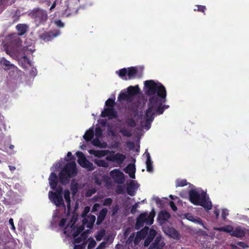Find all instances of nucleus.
<instances>
[{
  "label": "nucleus",
  "mask_w": 249,
  "mask_h": 249,
  "mask_svg": "<svg viewBox=\"0 0 249 249\" xmlns=\"http://www.w3.org/2000/svg\"><path fill=\"white\" fill-rule=\"evenodd\" d=\"M146 89L145 94L150 97L147 104L148 108L145 113L146 125L148 128L153 121L155 115H160L169 107V105H163L166 101V90L165 87L160 83L155 82L153 80L144 82Z\"/></svg>",
  "instance_id": "obj_1"
},
{
  "label": "nucleus",
  "mask_w": 249,
  "mask_h": 249,
  "mask_svg": "<svg viewBox=\"0 0 249 249\" xmlns=\"http://www.w3.org/2000/svg\"><path fill=\"white\" fill-rule=\"evenodd\" d=\"M28 15L34 19L36 26L44 25L48 19L46 10L40 8H36L31 11Z\"/></svg>",
  "instance_id": "obj_2"
},
{
  "label": "nucleus",
  "mask_w": 249,
  "mask_h": 249,
  "mask_svg": "<svg viewBox=\"0 0 249 249\" xmlns=\"http://www.w3.org/2000/svg\"><path fill=\"white\" fill-rule=\"evenodd\" d=\"M62 188L59 187L56 190L55 192H53V191H50L49 192V197L50 200L57 207H65L62 197Z\"/></svg>",
  "instance_id": "obj_3"
},
{
  "label": "nucleus",
  "mask_w": 249,
  "mask_h": 249,
  "mask_svg": "<svg viewBox=\"0 0 249 249\" xmlns=\"http://www.w3.org/2000/svg\"><path fill=\"white\" fill-rule=\"evenodd\" d=\"M76 154L78 157V162L81 167L87 168L89 171H92L95 169V167L86 159L82 152L77 151Z\"/></svg>",
  "instance_id": "obj_4"
},
{
  "label": "nucleus",
  "mask_w": 249,
  "mask_h": 249,
  "mask_svg": "<svg viewBox=\"0 0 249 249\" xmlns=\"http://www.w3.org/2000/svg\"><path fill=\"white\" fill-rule=\"evenodd\" d=\"M62 171L65 172L69 178L75 177L77 174L75 162L71 161L67 163L65 166L62 169Z\"/></svg>",
  "instance_id": "obj_5"
},
{
  "label": "nucleus",
  "mask_w": 249,
  "mask_h": 249,
  "mask_svg": "<svg viewBox=\"0 0 249 249\" xmlns=\"http://www.w3.org/2000/svg\"><path fill=\"white\" fill-rule=\"evenodd\" d=\"M110 176L115 182L119 184L123 183L124 181V174L118 169H113L110 171Z\"/></svg>",
  "instance_id": "obj_6"
},
{
  "label": "nucleus",
  "mask_w": 249,
  "mask_h": 249,
  "mask_svg": "<svg viewBox=\"0 0 249 249\" xmlns=\"http://www.w3.org/2000/svg\"><path fill=\"white\" fill-rule=\"evenodd\" d=\"M126 159V156L120 153H117L116 154L110 155L106 158V160L109 161L116 162L119 164L123 163Z\"/></svg>",
  "instance_id": "obj_7"
},
{
  "label": "nucleus",
  "mask_w": 249,
  "mask_h": 249,
  "mask_svg": "<svg viewBox=\"0 0 249 249\" xmlns=\"http://www.w3.org/2000/svg\"><path fill=\"white\" fill-rule=\"evenodd\" d=\"M60 34L59 31L44 32L39 36V38L45 42L53 40Z\"/></svg>",
  "instance_id": "obj_8"
},
{
  "label": "nucleus",
  "mask_w": 249,
  "mask_h": 249,
  "mask_svg": "<svg viewBox=\"0 0 249 249\" xmlns=\"http://www.w3.org/2000/svg\"><path fill=\"white\" fill-rule=\"evenodd\" d=\"M190 201L194 205H198L202 197V193L200 194L196 190L192 189L189 192Z\"/></svg>",
  "instance_id": "obj_9"
},
{
  "label": "nucleus",
  "mask_w": 249,
  "mask_h": 249,
  "mask_svg": "<svg viewBox=\"0 0 249 249\" xmlns=\"http://www.w3.org/2000/svg\"><path fill=\"white\" fill-rule=\"evenodd\" d=\"M199 206L203 207L205 210L208 211L212 209V203L209 196H207L206 194L204 192L202 193V197L199 202Z\"/></svg>",
  "instance_id": "obj_10"
},
{
  "label": "nucleus",
  "mask_w": 249,
  "mask_h": 249,
  "mask_svg": "<svg viewBox=\"0 0 249 249\" xmlns=\"http://www.w3.org/2000/svg\"><path fill=\"white\" fill-rule=\"evenodd\" d=\"M117 112L114 108L106 107L101 112V116L102 117H108L109 119L116 118L117 117Z\"/></svg>",
  "instance_id": "obj_11"
},
{
  "label": "nucleus",
  "mask_w": 249,
  "mask_h": 249,
  "mask_svg": "<svg viewBox=\"0 0 249 249\" xmlns=\"http://www.w3.org/2000/svg\"><path fill=\"white\" fill-rule=\"evenodd\" d=\"M146 213H141L137 218L135 228L136 229H140L144 226V223H146Z\"/></svg>",
  "instance_id": "obj_12"
},
{
  "label": "nucleus",
  "mask_w": 249,
  "mask_h": 249,
  "mask_svg": "<svg viewBox=\"0 0 249 249\" xmlns=\"http://www.w3.org/2000/svg\"><path fill=\"white\" fill-rule=\"evenodd\" d=\"M124 171L125 173L128 174L131 178H135V174L136 172V168L134 164L129 163L125 168H124Z\"/></svg>",
  "instance_id": "obj_13"
},
{
  "label": "nucleus",
  "mask_w": 249,
  "mask_h": 249,
  "mask_svg": "<svg viewBox=\"0 0 249 249\" xmlns=\"http://www.w3.org/2000/svg\"><path fill=\"white\" fill-rule=\"evenodd\" d=\"M49 180L51 188L53 190L55 189L58 184V178L56 174L53 172L51 173Z\"/></svg>",
  "instance_id": "obj_14"
},
{
  "label": "nucleus",
  "mask_w": 249,
  "mask_h": 249,
  "mask_svg": "<svg viewBox=\"0 0 249 249\" xmlns=\"http://www.w3.org/2000/svg\"><path fill=\"white\" fill-rule=\"evenodd\" d=\"M1 65L4 67V69L5 70H11L15 71L18 69V68L15 65L11 64L9 60H7L4 57L2 58L1 61Z\"/></svg>",
  "instance_id": "obj_15"
},
{
  "label": "nucleus",
  "mask_w": 249,
  "mask_h": 249,
  "mask_svg": "<svg viewBox=\"0 0 249 249\" xmlns=\"http://www.w3.org/2000/svg\"><path fill=\"white\" fill-rule=\"evenodd\" d=\"M140 89L138 85L135 86H130L128 87L127 89V93L129 95L130 98L140 93Z\"/></svg>",
  "instance_id": "obj_16"
},
{
  "label": "nucleus",
  "mask_w": 249,
  "mask_h": 249,
  "mask_svg": "<svg viewBox=\"0 0 249 249\" xmlns=\"http://www.w3.org/2000/svg\"><path fill=\"white\" fill-rule=\"evenodd\" d=\"M65 172H63L62 170L59 174V179L60 183L63 185H66L69 182L70 178Z\"/></svg>",
  "instance_id": "obj_17"
},
{
  "label": "nucleus",
  "mask_w": 249,
  "mask_h": 249,
  "mask_svg": "<svg viewBox=\"0 0 249 249\" xmlns=\"http://www.w3.org/2000/svg\"><path fill=\"white\" fill-rule=\"evenodd\" d=\"M111 152L109 150H92L90 152V153L94 155V156L98 158H102L106 155H107L109 153H110Z\"/></svg>",
  "instance_id": "obj_18"
},
{
  "label": "nucleus",
  "mask_w": 249,
  "mask_h": 249,
  "mask_svg": "<svg viewBox=\"0 0 249 249\" xmlns=\"http://www.w3.org/2000/svg\"><path fill=\"white\" fill-rule=\"evenodd\" d=\"M160 242V239L159 237H157L155 242L152 243L148 249H162L164 243Z\"/></svg>",
  "instance_id": "obj_19"
},
{
  "label": "nucleus",
  "mask_w": 249,
  "mask_h": 249,
  "mask_svg": "<svg viewBox=\"0 0 249 249\" xmlns=\"http://www.w3.org/2000/svg\"><path fill=\"white\" fill-rule=\"evenodd\" d=\"M107 213V208H103L97 216V224H100L105 219Z\"/></svg>",
  "instance_id": "obj_20"
},
{
  "label": "nucleus",
  "mask_w": 249,
  "mask_h": 249,
  "mask_svg": "<svg viewBox=\"0 0 249 249\" xmlns=\"http://www.w3.org/2000/svg\"><path fill=\"white\" fill-rule=\"evenodd\" d=\"M245 235V232L240 227H237L235 230L233 229L232 233H231V236L236 237H243Z\"/></svg>",
  "instance_id": "obj_21"
},
{
  "label": "nucleus",
  "mask_w": 249,
  "mask_h": 249,
  "mask_svg": "<svg viewBox=\"0 0 249 249\" xmlns=\"http://www.w3.org/2000/svg\"><path fill=\"white\" fill-rule=\"evenodd\" d=\"M167 234L172 238L175 239H179L180 238V234L174 228H169Z\"/></svg>",
  "instance_id": "obj_22"
},
{
  "label": "nucleus",
  "mask_w": 249,
  "mask_h": 249,
  "mask_svg": "<svg viewBox=\"0 0 249 249\" xmlns=\"http://www.w3.org/2000/svg\"><path fill=\"white\" fill-rule=\"evenodd\" d=\"M94 136V132L92 128H90L85 133L83 137L87 142H89L93 138Z\"/></svg>",
  "instance_id": "obj_23"
},
{
  "label": "nucleus",
  "mask_w": 249,
  "mask_h": 249,
  "mask_svg": "<svg viewBox=\"0 0 249 249\" xmlns=\"http://www.w3.org/2000/svg\"><path fill=\"white\" fill-rule=\"evenodd\" d=\"M135 185L133 181H131L130 183L127 185L126 187V192L130 196H134L135 195V191L134 186Z\"/></svg>",
  "instance_id": "obj_24"
},
{
  "label": "nucleus",
  "mask_w": 249,
  "mask_h": 249,
  "mask_svg": "<svg viewBox=\"0 0 249 249\" xmlns=\"http://www.w3.org/2000/svg\"><path fill=\"white\" fill-rule=\"evenodd\" d=\"M138 72L137 70L135 67H129L128 68L127 75L129 79L134 78Z\"/></svg>",
  "instance_id": "obj_25"
},
{
  "label": "nucleus",
  "mask_w": 249,
  "mask_h": 249,
  "mask_svg": "<svg viewBox=\"0 0 249 249\" xmlns=\"http://www.w3.org/2000/svg\"><path fill=\"white\" fill-rule=\"evenodd\" d=\"M170 216L171 215L169 213L165 211H162L160 213L158 218L165 221L170 218Z\"/></svg>",
  "instance_id": "obj_26"
},
{
  "label": "nucleus",
  "mask_w": 249,
  "mask_h": 249,
  "mask_svg": "<svg viewBox=\"0 0 249 249\" xmlns=\"http://www.w3.org/2000/svg\"><path fill=\"white\" fill-rule=\"evenodd\" d=\"M94 163L98 167L107 168L108 166V163L103 160L94 159L93 160Z\"/></svg>",
  "instance_id": "obj_27"
},
{
  "label": "nucleus",
  "mask_w": 249,
  "mask_h": 249,
  "mask_svg": "<svg viewBox=\"0 0 249 249\" xmlns=\"http://www.w3.org/2000/svg\"><path fill=\"white\" fill-rule=\"evenodd\" d=\"M155 215V213L153 210L149 215L146 216V223L147 225H151L153 223Z\"/></svg>",
  "instance_id": "obj_28"
},
{
  "label": "nucleus",
  "mask_w": 249,
  "mask_h": 249,
  "mask_svg": "<svg viewBox=\"0 0 249 249\" xmlns=\"http://www.w3.org/2000/svg\"><path fill=\"white\" fill-rule=\"evenodd\" d=\"M27 26L25 24H18L16 26V29L20 32L19 35L22 36L24 35L27 31Z\"/></svg>",
  "instance_id": "obj_29"
},
{
  "label": "nucleus",
  "mask_w": 249,
  "mask_h": 249,
  "mask_svg": "<svg viewBox=\"0 0 249 249\" xmlns=\"http://www.w3.org/2000/svg\"><path fill=\"white\" fill-rule=\"evenodd\" d=\"M233 227L231 226L228 225L224 227H219L216 230L220 231H224L227 233H229L231 235V233L233 231Z\"/></svg>",
  "instance_id": "obj_30"
},
{
  "label": "nucleus",
  "mask_w": 249,
  "mask_h": 249,
  "mask_svg": "<svg viewBox=\"0 0 249 249\" xmlns=\"http://www.w3.org/2000/svg\"><path fill=\"white\" fill-rule=\"evenodd\" d=\"M64 197L69 208L71 207V197L70 192L68 190H66L64 191Z\"/></svg>",
  "instance_id": "obj_31"
},
{
  "label": "nucleus",
  "mask_w": 249,
  "mask_h": 249,
  "mask_svg": "<svg viewBox=\"0 0 249 249\" xmlns=\"http://www.w3.org/2000/svg\"><path fill=\"white\" fill-rule=\"evenodd\" d=\"M130 97L127 93L125 92H120L118 97V101L119 102H122L125 100H129Z\"/></svg>",
  "instance_id": "obj_32"
},
{
  "label": "nucleus",
  "mask_w": 249,
  "mask_h": 249,
  "mask_svg": "<svg viewBox=\"0 0 249 249\" xmlns=\"http://www.w3.org/2000/svg\"><path fill=\"white\" fill-rule=\"evenodd\" d=\"M78 184L77 182L72 181L71 185V190L73 195H75L78 192Z\"/></svg>",
  "instance_id": "obj_33"
},
{
  "label": "nucleus",
  "mask_w": 249,
  "mask_h": 249,
  "mask_svg": "<svg viewBox=\"0 0 249 249\" xmlns=\"http://www.w3.org/2000/svg\"><path fill=\"white\" fill-rule=\"evenodd\" d=\"M187 185V180L185 179H178L176 181V186L178 187H184Z\"/></svg>",
  "instance_id": "obj_34"
},
{
  "label": "nucleus",
  "mask_w": 249,
  "mask_h": 249,
  "mask_svg": "<svg viewBox=\"0 0 249 249\" xmlns=\"http://www.w3.org/2000/svg\"><path fill=\"white\" fill-rule=\"evenodd\" d=\"M105 230H101L97 232L96 235L95 236V237L97 241H100L105 235Z\"/></svg>",
  "instance_id": "obj_35"
},
{
  "label": "nucleus",
  "mask_w": 249,
  "mask_h": 249,
  "mask_svg": "<svg viewBox=\"0 0 249 249\" xmlns=\"http://www.w3.org/2000/svg\"><path fill=\"white\" fill-rule=\"evenodd\" d=\"M120 132L124 137H131L132 136L131 130H129L125 128H123L120 130Z\"/></svg>",
  "instance_id": "obj_36"
},
{
  "label": "nucleus",
  "mask_w": 249,
  "mask_h": 249,
  "mask_svg": "<svg viewBox=\"0 0 249 249\" xmlns=\"http://www.w3.org/2000/svg\"><path fill=\"white\" fill-rule=\"evenodd\" d=\"M74 241L75 243H80L86 238V235L84 233H82L79 237H73Z\"/></svg>",
  "instance_id": "obj_37"
},
{
  "label": "nucleus",
  "mask_w": 249,
  "mask_h": 249,
  "mask_svg": "<svg viewBox=\"0 0 249 249\" xmlns=\"http://www.w3.org/2000/svg\"><path fill=\"white\" fill-rule=\"evenodd\" d=\"M146 170L148 172L153 171V161L152 160H146Z\"/></svg>",
  "instance_id": "obj_38"
},
{
  "label": "nucleus",
  "mask_w": 249,
  "mask_h": 249,
  "mask_svg": "<svg viewBox=\"0 0 249 249\" xmlns=\"http://www.w3.org/2000/svg\"><path fill=\"white\" fill-rule=\"evenodd\" d=\"M92 144L95 146H97L99 147H103V148L106 147V146L107 145L106 143H104V145L101 144V142L98 138H95V139H93V140L92 141Z\"/></svg>",
  "instance_id": "obj_39"
},
{
  "label": "nucleus",
  "mask_w": 249,
  "mask_h": 249,
  "mask_svg": "<svg viewBox=\"0 0 249 249\" xmlns=\"http://www.w3.org/2000/svg\"><path fill=\"white\" fill-rule=\"evenodd\" d=\"M115 100L112 99H108L105 103V105L108 107L109 108H114L115 105Z\"/></svg>",
  "instance_id": "obj_40"
},
{
  "label": "nucleus",
  "mask_w": 249,
  "mask_h": 249,
  "mask_svg": "<svg viewBox=\"0 0 249 249\" xmlns=\"http://www.w3.org/2000/svg\"><path fill=\"white\" fill-rule=\"evenodd\" d=\"M127 124L131 127H134L136 125V123L133 118H128L126 120Z\"/></svg>",
  "instance_id": "obj_41"
},
{
  "label": "nucleus",
  "mask_w": 249,
  "mask_h": 249,
  "mask_svg": "<svg viewBox=\"0 0 249 249\" xmlns=\"http://www.w3.org/2000/svg\"><path fill=\"white\" fill-rule=\"evenodd\" d=\"M153 232H154V234L152 237H151V235H148L147 238L145 239V240L144 241V246H148L149 245V243L154 239V238L156 235V231H153Z\"/></svg>",
  "instance_id": "obj_42"
},
{
  "label": "nucleus",
  "mask_w": 249,
  "mask_h": 249,
  "mask_svg": "<svg viewBox=\"0 0 249 249\" xmlns=\"http://www.w3.org/2000/svg\"><path fill=\"white\" fill-rule=\"evenodd\" d=\"M116 72H118L119 76L121 78H123L127 74V71L126 68L120 69L118 71H117Z\"/></svg>",
  "instance_id": "obj_43"
},
{
  "label": "nucleus",
  "mask_w": 249,
  "mask_h": 249,
  "mask_svg": "<svg viewBox=\"0 0 249 249\" xmlns=\"http://www.w3.org/2000/svg\"><path fill=\"white\" fill-rule=\"evenodd\" d=\"M193 222L195 223H197L199 225L202 226L204 229H207L204 226V224L202 221L201 219L198 217H196L193 221Z\"/></svg>",
  "instance_id": "obj_44"
},
{
  "label": "nucleus",
  "mask_w": 249,
  "mask_h": 249,
  "mask_svg": "<svg viewBox=\"0 0 249 249\" xmlns=\"http://www.w3.org/2000/svg\"><path fill=\"white\" fill-rule=\"evenodd\" d=\"M197 9H195L194 11H197L199 12H201L203 13L204 14H205V11L206 10V7L205 6L197 5H196Z\"/></svg>",
  "instance_id": "obj_45"
},
{
  "label": "nucleus",
  "mask_w": 249,
  "mask_h": 249,
  "mask_svg": "<svg viewBox=\"0 0 249 249\" xmlns=\"http://www.w3.org/2000/svg\"><path fill=\"white\" fill-rule=\"evenodd\" d=\"M112 199L110 197H108L104 200L103 205L105 206H109L112 204Z\"/></svg>",
  "instance_id": "obj_46"
},
{
  "label": "nucleus",
  "mask_w": 249,
  "mask_h": 249,
  "mask_svg": "<svg viewBox=\"0 0 249 249\" xmlns=\"http://www.w3.org/2000/svg\"><path fill=\"white\" fill-rule=\"evenodd\" d=\"M54 23L58 28H63L64 27V23L60 19H56L54 21Z\"/></svg>",
  "instance_id": "obj_47"
},
{
  "label": "nucleus",
  "mask_w": 249,
  "mask_h": 249,
  "mask_svg": "<svg viewBox=\"0 0 249 249\" xmlns=\"http://www.w3.org/2000/svg\"><path fill=\"white\" fill-rule=\"evenodd\" d=\"M95 220V216L92 215L90 218V222L88 223L87 227L89 228H91L93 226V224Z\"/></svg>",
  "instance_id": "obj_48"
},
{
  "label": "nucleus",
  "mask_w": 249,
  "mask_h": 249,
  "mask_svg": "<svg viewBox=\"0 0 249 249\" xmlns=\"http://www.w3.org/2000/svg\"><path fill=\"white\" fill-rule=\"evenodd\" d=\"M83 228L79 227L77 228L76 230V231H74L73 233V237H77L79 235V234L82 232L83 231Z\"/></svg>",
  "instance_id": "obj_49"
},
{
  "label": "nucleus",
  "mask_w": 249,
  "mask_h": 249,
  "mask_svg": "<svg viewBox=\"0 0 249 249\" xmlns=\"http://www.w3.org/2000/svg\"><path fill=\"white\" fill-rule=\"evenodd\" d=\"M86 242H84L80 245H76L74 247V249H84L86 246Z\"/></svg>",
  "instance_id": "obj_50"
},
{
  "label": "nucleus",
  "mask_w": 249,
  "mask_h": 249,
  "mask_svg": "<svg viewBox=\"0 0 249 249\" xmlns=\"http://www.w3.org/2000/svg\"><path fill=\"white\" fill-rule=\"evenodd\" d=\"M116 192L119 194H124L125 193L124 188L122 186H118L117 187Z\"/></svg>",
  "instance_id": "obj_51"
},
{
  "label": "nucleus",
  "mask_w": 249,
  "mask_h": 249,
  "mask_svg": "<svg viewBox=\"0 0 249 249\" xmlns=\"http://www.w3.org/2000/svg\"><path fill=\"white\" fill-rule=\"evenodd\" d=\"M95 135L96 137H100L102 135V130L100 127H97L95 129Z\"/></svg>",
  "instance_id": "obj_52"
},
{
  "label": "nucleus",
  "mask_w": 249,
  "mask_h": 249,
  "mask_svg": "<svg viewBox=\"0 0 249 249\" xmlns=\"http://www.w3.org/2000/svg\"><path fill=\"white\" fill-rule=\"evenodd\" d=\"M96 244V242L94 240L90 241L88 246V249H91L93 248L95 246Z\"/></svg>",
  "instance_id": "obj_53"
},
{
  "label": "nucleus",
  "mask_w": 249,
  "mask_h": 249,
  "mask_svg": "<svg viewBox=\"0 0 249 249\" xmlns=\"http://www.w3.org/2000/svg\"><path fill=\"white\" fill-rule=\"evenodd\" d=\"M119 210V206L118 205H116L115 206L113 207L112 209V215H114L115 214L117 213Z\"/></svg>",
  "instance_id": "obj_54"
},
{
  "label": "nucleus",
  "mask_w": 249,
  "mask_h": 249,
  "mask_svg": "<svg viewBox=\"0 0 249 249\" xmlns=\"http://www.w3.org/2000/svg\"><path fill=\"white\" fill-rule=\"evenodd\" d=\"M169 206H170V207L171 208V209L173 210V211L174 212H176L177 211V206H176L175 203L172 201H170L169 202Z\"/></svg>",
  "instance_id": "obj_55"
},
{
  "label": "nucleus",
  "mask_w": 249,
  "mask_h": 249,
  "mask_svg": "<svg viewBox=\"0 0 249 249\" xmlns=\"http://www.w3.org/2000/svg\"><path fill=\"white\" fill-rule=\"evenodd\" d=\"M186 217L188 220H189L192 222H193L196 216H194L193 215H192L191 213H187V214L186 215Z\"/></svg>",
  "instance_id": "obj_56"
},
{
  "label": "nucleus",
  "mask_w": 249,
  "mask_h": 249,
  "mask_svg": "<svg viewBox=\"0 0 249 249\" xmlns=\"http://www.w3.org/2000/svg\"><path fill=\"white\" fill-rule=\"evenodd\" d=\"M237 245L243 248V249H245L248 247L247 244L244 242H238L237 243Z\"/></svg>",
  "instance_id": "obj_57"
},
{
  "label": "nucleus",
  "mask_w": 249,
  "mask_h": 249,
  "mask_svg": "<svg viewBox=\"0 0 249 249\" xmlns=\"http://www.w3.org/2000/svg\"><path fill=\"white\" fill-rule=\"evenodd\" d=\"M229 213L226 210H223L222 213V217L223 220L226 218V217L228 215Z\"/></svg>",
  "instance_id": "obj_58"
},
{
  "label": "nucleus",
  "mask_w": 249,
  "mask_h": 249,
  "mask_svg": "<svg viewBox=\"0 0 249 249\" xmlns=\"http://www.w3.org/2000/svg\"><path fill=\"white\" fill-rule=\"evenodd\" d=\"M138 206V205L137 203H135V204H134L132 206V207L131 209V213H135L136 212V210H137Z\"/></svg>",
  "instance_id": "obj_59"
},
{
  "label": "nucleus",
  "mask_w": 249,
  "mask_h": 249,
  "mask_svg": "<svg viewBox=\"0 0 249 249\" xmlns=\"http://www.w3.org/2000/svg\"><path fill=\"white\" fill-rule=\"evenodd\" d=\"M66 222V220L65 218H62L61 219L59 223V226L61 227H63L65 226Z\"/></svg>",
  "instance_id": "obj_60"
},
{
  "label": "nucleus",
  "mask_w": 249,
  "mask_h": 249,
  "mask_svg": "<svg viewBox=\"0 0 249 249\" xmlns=\"http://www.w3.org/2000/svg\"><path fill=\"white\" fill-rule=\"evenodd\" d=\"M95 191L93 190H89L86 194V196L87 197L90 196L93 194L95 193Z\"/></svg>",
  "instance_id": "obj_61"
},
{
  "label": "nucleus",
  "mask_w": 249,
  "mask_h": 249,
  "mask_svg": "<svg viewBox=\"0 0 249 249\" xmlns=\"http://www.w3.org/2000/svg\"><path fill=\"white\" fill-rule=\"evenodd\" d=\"M9 224L11 226V229H12L13 230H15L16 228H15V227L14 226L13 219V218H10L9 219Z\"/></svg>",
  "instance_id": "obj_62"
},
{
  "label": "nucleus",
  "mask_w": 249,
  "mask_h": 249,
  "mask_svg": "<svg viewBox=\"0 0 249 249\" xmlns=\"http://www.w3.org/2000/svg\"><path fill=\"white\" fill-rule=\"evenodd\" d=\"M153 199L155 200V202L157 204H161V200L158 197H155L153 198Z\"/></svg>",
  "instance_id": "obj_63"
},
{
  "label": "nucleus",
  "mask_w": 249,
  "mask_h": 249,
  "mask_svg": "<svg viewBox=\"0 0 249 249\" xmlns=\"http://www.w3.org/2000/svg\"><path fill=\"white\" fill-rule=\"evenodd\" d=\"M100 207V205L98 203H95L93 205L92 207V211L95 212L97 210V208Z\"/></svg>",
  "instance_id": "obj_64"
}]
</instances>
